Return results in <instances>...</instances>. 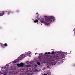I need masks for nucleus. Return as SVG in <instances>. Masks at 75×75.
<instances>
[{
  "instance_id": "2eb2a0df",
  "label": "nucleus",
  "mask_w": 75,
  "mask_h": 75,
  "mask_svg": "<svg viewBox=\"0 0 75 75\" xmlns=\"http://www.w3.org/2000/svg\"><path fill=\"white\" fill-rule=\"evenodd\" d=\"M30 53H29V52H28V53H27L26 56H28V55H30Z\"/></svg>"
},
{
  "instance_id": "aec40b11",
  "label": "nucleus",
  "mask_w": 75,
  "mask_h": 75,
  "mask_svg": "<svg viewBox=\"0 0 75 75\" xmlns=\"http://www.w3.org/2000/svg\"><path fill=\"white\" fill-rule=\"evenodd\" d=\"M4 72H3V73H2V74H4Z\"/></svg>"
},
{
  "instance_id": "39448f33",
  "label": "nucleus",
  "mask_w": 75,
  "mask_h": 75,
  "mask_svg": "<svg viewBox=\"0 0 75 75\" xmlns=\"http://www.w3.org/2000/svg\"><path fill=\"white\" fill-rule=\"evenodd\" d=\"M45 55H47V54H48L49 55H50V54H51V52H46L45 53Z\"/></svg>"
},
{
  "instance_id": "6e6552de",
  "label": "nucleus",
  "mask_w": 75,
  "mask_h": 75,
  "mask_svg": "<svg viewBox=\"0 0 75 75\" xmlns=\"http://www.w3.org/2000/svg\"><path fill=\"white\" fill-rule=\"evenodd\" d=\"M20 67H23L24 66V64L23 63H21L20 64Z\"/></svg>"
},
{
  "instance_id": "9d476101",
  "label": "nucleus",
  "mask_w": 75,
  "mask_h": 75,
  "mask_svg": "<svg viewBox=\"0 0 75 75\" xmlns=\"http://www.w3.org/2000/svg\"><path fill=\"white\" fill-rule=\"evenodd\" d=\"M1 45L2 48H4V44H1Z\"/></svg>"
},
{
  "instance_id": "ddd939ff",
  "label": "nucleus",
  "mask_w": 75,
  "mask_h": 75,
  "mask_svg": "<svg viewBox=\"0 0 75 75\" xmlns=\"http://www.w3.org/2000/svg\"><path fill=\"white\" fill-rule=\"evenodd\" d=\"M37 64L38 65H40V62H37Z\"/></svg>"
},
{
  "instance_id": "7ed1b4c3",
  "label": "nucleus",
  "mask_w": 75,
  "mask_h": 75,
  "mask_svg": "<svg viewBox=\"0 0 75 75\" xmlns=\"http://www.w3.org/2000/svg\"><path fill=\"white\" fill-rule=\"evenodd\" d=\"M25 57V55H24L23 54L20 55L18 57V59H16L15 60L13 61V63H16L17 62H19L21 59H22L23 58H24Z\"/></svg>"
},
{
  "instance_id": "9b49d317",
  "label": "nucleus",
  "mask_w": 75,
  "mask_h": 75,
  "mask_svg": "<svg viewBox=\"0 0 75 75\" xmlns=\"http://www.w3.org/2000/svg\"><path fill=\"white\" fill-rule=\"evenodd\" d=\"M61 57H62V58H63L65 57V55H61Z\"/></svg>"
},
{
  "instance_id": "dca6fc26",
  "label": "nucleus",
  "mask_w": 75,
  "mask_h": 75,
  "mask_svg": "<svg viewBox=\"0 0 75 75\" xmlns=\"http://www.w3.org/2000/svg\"><path fill=\"white\" fill-rule=\"evenodd\" d=\"M17 65L18 67H20V64H17Z\"/></svg>"
},
{
  "instance_id": "4468645a",
  "label": "nucleus",
  "mask_w": 75,
  "mask_h": 75,
  "mask_svg": "<svg viewBox=\"0 0 75 75\" xmlns=\"http://www.w3.org/2000/svg\"><path fill=\"white\" fill-rule=\"evenodd\" d=\"M4 45L5 47H7V44L5 43L4 44Z\"/></svg>"
},
{
  "instance_id": "423d86ee",
  "label": "nucleus",
  "mask_w": 75,
  "mask_h": 75,
  "mask_svg": "<svg viewBox=\"0 0 75 75\" xmlns=\"http://www.w3.org/2000/svg\"><path fill=\"white\" fill-rule=\"evenodd\" d=\"M4 68H6V69H8V65H6L5 66Z\"/></svg>"
},
{
  "instance_id": "20e7f679",
  "label": "nucleus",
  "mask_w": 75,
  "mask_h": 75,
  "mask_svg": "<svg viewBox=\"0 0 75 75\" xmlns=\"http://www.w3.org/2000/svg\"><path fill=\"white\" fill-rule=\"evenodd\" d=\"M6 12V13L7 12V11H3V13L1 12H0V16H3Z\"/></svg>"
},
{
  "instance_id": "f8f14e48",
  "label": "nucleus",
  "mask_w": 75,
  "mask_h": 75,
  "mask_svg": "<svg viewBox=\"0 0 75 75\" xmlns=\"http://www.w3.org/2000/svg\"><path fill=\"white\" fill-rule=\"evenodd\" d=\"M34 23H37L38 22V20L36 19V20L34 21Z\"/></svg>"
},
{
  "instance_id": "f3484780",
  "label": "nucleus",
  "mask_w": 75,
  "mask_h": 75,
  "mask_svg": "<svg viewBox=\"0 0 75 75\" xmlns=\"http://www.w3.org/2000/svg\"><path fill=\"white\" fill-rule=\"evenodd\" d=\"M50 67H51L50 66H47V68H50Z\"/></svg>"
},
{
  "instance_id": "1a4fd4ad",
  "label": "nucleus",
  "mask_w": 75,
  "mask_h": 75,
  "mask_svg": "<svg viewBox=\"0 0 75 75\" xmlns=\"http://www.w3.org/2000/svg\"><path fill=\"white\" fill-rule=\"evenodd\" d=\"M26 67L27 68H29V67H31V65H26Z\"/></svg>"
},
{
  "instance_id": "6ab92c4d",
  "label": "nucleus",
  "mask_w": 75,
  "mask_h": 75,
  "mask_svg": "<svg viewBox=\"0 0 75 75\" xmlns=\"http://www.w3.org/2000/svg\"><path fill=\"white\" fill-rule=\"evenodd\" d=\"M38 14V13H36V14Z\"/></svg>"
},
{
  "instance_id": "f03ea898",
  "label": "nucleus",
  "mask_w": 75,
  "mask_h": 75,
  "mask_svg": "<svg viewBox=\"0 0 75 75\" xmlns=\"http://www.w3.org/2000/svg\"><path fill=\"white\" fill-rule=\"evenodd\" d=\"M45 20L43 18L39 19L41 23H44L46 25H48L50 23H52V21H54V17L52 16H45Z\"/></svg>"
},
{
  "instance_id": "a211bd4d",
  "label": "nucleus",
  "mask_w": 75,
  "mask_h": 75,
  "mask_svg": "<svg viewBox=\"0 0 75 75\" xmlns=\"http://www.w3.org/2000/svg\"><path fill=\"white\" fill-rule=\"evenodd\" d=\"M36 72H38V70L37 69H36Z\"/></svg>"
},
{
  "instance_id": "f257e3e1",
  "label": "nucleus",
  "mask_w": 75,
  "mask_h": 75,
  "mask_svg": "<svg viewBox=\"0 0 75 75\" xmlns=\"http://www.w3.org/2000/svg\"><path fill=\"white\" fill-rule=\"evenodd\" d=\"M55 53V52L52 51L51 52V54L52 55V56L50 55H46L44 56V57L47 61H49L51 62L50 64L51 65H54L57 63V61L58 59V58H59V56H58V54H54Z\"/></svg>"
},
{
  "instance_id": "0eeeda50",
  "label": "nucleus",
  "mask_w": 75,
  "mask_h": 75,
  "mask_svg": "<svg viewBox=\"0 0 75 75\" xmlns=\"http://www.w3.org/2000/svg\"><path fill=\"white\" fill-rule=\"evenodd\" d=\"M8 13V14H10V13H12L13 12L11 11H7Z\"/></svg>"
}]
</instances>
